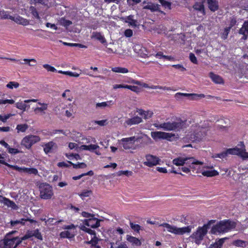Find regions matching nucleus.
I'll use <instances>...</instances> for the list:
<instances>
[{
  "label": "nucleus",
  "mask_w": 248,
  "mask_h": 248,
  "mask_svg": "<svg viewBox=\"0 0 248 248\" xmlns=\"http://www.w3.org/2000/svg\"><path fill=\"white\" fill-rule=\"evenodd\" d=\"M154 125L158 129H162L165 131L178 132L186 127V121L179 118L177 121L158 123L155 124Z\"/></svg>",
  "instance_id": "nucleus-1"
},
{
  "label": "nucleus",
  "mask_w": 248,
  "mask_h": 248,
  "mask_svg": "<svg viewBox=\"0 0 248 248\" xmlns=\"http://www.w3.org/2000/svg\"><path fill=\"white\" fill-rule=\"evenodd\" d=\"M172 163L177 166H183L184 164H186V166L190 167L193 172L196 171V173L198 172V170L200 169L199 166L202 165L203 164L202 162L199 161L193 157L188 158L179 157L174 158L172 160Z\"/></svg>",
  "instance_id": "nucleus-2"
},
{
  "label": "nucleus",
  "mask_w": 248,
  "mask_h": 248,
  "mask_svg": "<svg viewBox=\"0 0 248 248\" xmlns=\"http://www.w3.org/2000/svg\"><path fill=\"white\" fill-rule=\"evenodd\" d=\"M236 223L229 219L220 221L216 225L213 226L211 230L212 234L224 233L234 229Z\"/></svg>",
  "instance_id": "nucleus-3"
},
{
  "label": "nucleus",
  "mask_w": 248,
  "mask_h": 248,
  "mask_svg": "<svg viewBox=\"0 0 248 248\" xmlns=\"http://www.w3.org/2000/svg\"><path fill=\"white\" fill-rule=\"evenodd\" d=\"M207 129L201 126L199 124H192L187 135L188 138L192 141H200L206 135Z\"/></svg>",
  "instance_id": "nucleus-4"
},
{
  "label": "nucleus",
  "mask_w": 248,
  "mask_h": 248,
  "mask_svg": "<svg viewBox=\"0 0 248 248\" xmlns=\"http://www.w3.org/2000/svg\"><path fill=\"white\" fill-rule=\"evenodd\" d=\"M215 220H211L207 224H204L203 226L199 227L196 231L194 232L190 237L195 240L196 243L200 242L207 234L211 225L215 223Z\"/></svg>",
  "instance_id": "nucleus-5"
},
{
  "label": "nucleus",
  "mask_w": 248,
  "mask_h": 248,
  "mask_svg": "<svg viewBox=\"0 0 248 248\" xmlns=\"http://www.w3.org/2000/svg\"><path fill=\"white\" fill-rule=\"evenodd\" d=\"M21 243V240L18 237L9 238L8 235L0 240V248H16Z\"/></svg>",
  "instance_id": "nucleus-6"
},
{
  "label": "nucleus",
  "mask_w": 248,
  "mask_h": 248,
  "mask_svg": "<svg viewBox=\"0 0 248 248\" xmlns=\"http://www.w3.org/2000/svg\"><path fill=\"white\" fill-rule=\"evenodd\" d=\"M39 189L40 197L43 199H50L53 195L52 187L47 183L41 184Z\"/></svg>",
  "instance_id": "nucleus-7"
},
{
  "label": "nucleus",
  "mask_w": 248,
  "mask_h": 248,
  "mask_svg": "<svg viewBox=\"0 0 248 248\" xmlns=\"http://www.w3.org/2000/svg\"><path fill=\"white\" fill-rule=\"evenodd\" d=\"M40 140V138L36 135H29L25 136L22 140L21 145L28 149H30L35 143Z\"/></svg>",
  "instance_id": "nucleus-8"
},
{
  "label": "nucleus",
  "mask_w": 248,
  "mask_h": 248,
  "mask_svg": "<svg viewBox=\"0 0 248 248\" xmlns=\"http://www.w3.org/2000/svg\"><path fill=\"white\" fill-rule=\"evenodd\" d=\"M138 140L135 136L123 138L121 140V144L125 150H136L137 146L135 142Z\"/></svg>",
  "instance_id": "nucleus-9"
},
{
  "label": "nucleus",
  "mask_w": 248,
  "mask_h": 248,
  "mask_svg": "<svg viewBox=\"0 0 248 248\" xmlns=\"http://www.w3.org/2000/svg\"><path fill=\"white\" fill-rule=\"evenodd\" d=\"M175 136L173 133H166L161 131H155L151 132V137L155 140L158 139L167 140L169 141L172 140V138Z\"/></svg>",
  "instance_id": "nucleus-10"
},
{
  "label": "nucleus",
  "mask_w": 248,
  "mask_h": 248,
  "mask_svg": "<svg viewBox=\"0 0 248 248\" xmlns=\"http://www.w3.org/2000/svg\"><path fill=\"white\" fill-rule=\"evenodd\" d=\"M83 222L85 225L92 228H97L100 225V220L95 217L94 215L89 219H84Z\"/></svg>",
  "instance_id": "nucleus-11"
},
{
  "label": "nucleus",
  "mask_w": 248,
  "mask_h": 248,
  "mask_svg": "<svg viewBox=\"0 0 248 248\" xmlns=\"http://www.w3.org/2000/svg\"><path fill=\"white\" fill-rule=\"evenodd\" d=\"M146 161L144 162V164L149 167H152L159 164L160 159L156 157L151 155H146Z\"/></svg>",
  "instance_id": "nucleus-12"
},
{
  "label": "nucleus",
  "mask_w": 248,
  "mask_h": 248,
  "mask_svg": "<svg viewBox=\"0 0 248 248\" xmlns=\"http://www.w3.org/2000/svg\"><path fill=\"white\" fill-rule=\"evenodd\" d=\"M13 170H17L19 172H24L28 173V174H33L36 175L38 174V170L34 168H26V167H19L16 165H13L12 167Z\"/></svg>",
  "instance_id": "nucleus-13"
},
{
  "label": "nucleus",
  "mask_w": 248,
  "mask_h": 248,
  "mask_svg": "<svg viewBox=\"0 0 248 248\" xmlns=\"http://www.w3.org/2000/svg\"><path fill=\"white\" fill-rule=\"evenodd\" d=\"M58 148L56 143L52 141L45 143L43 146L44 151L46 154L52 153L54 152V150Z\"/></svg>",
  "instance_id": "nucleus-14"
},
{
  "label": "nucleus",
  "mask_w": 248,
  "mask_h": 248,
  "mask_svg": "<svg viewBox=\"0 0 248 248\" xmlns=\"http://www.w3.org/2000/svg\"><path fill=\"white\" fill-rule=\"evenodd\" d=\"M182 96L188 97L191 100H194L197 97H204V95L203 94H198L196 93H177L175 94V97L177 99H180Z\"/></svg>",
  "instance_id": "nucleus-15"
},
{
  "label": "nucleus",
  "mask_w": 248,
  "mask_h": 248,
  "mask_svg": "<svg viewBox=\"0 0 248 248\" xmlns=\"http://www.w3.org/2000/svg\"><path fill=\"white\" fill-rule=\"evenodd\" d=\"M142 121L141 118L139 116H134L131 118H128L124 122L125 126H131L138 124Z\"/></svg>",
  "instance_id": "nucleus-16"
},
{
  "label": "nucleus",
  "mask_w": 248,
  "mask_h": 248,
  "mask_svg": "<svg viewBox=\"0 0 248 248\" xmlns=\"http://www.w3.org/2000/svg\"><path fill=\"white\" fill-rule=\"evenodd\" d=\"M92 39H95L104 45H107L106 39H105L104 35H103L101 32L93 31L91 36Z\"/></svg>",
  "instance_id": "nucleus-17"
},
{
  "label": "nucleus",
  "mask_w": 248,
  "mask_h": 248,
  "mask_svg": "<svg viewBox=\"0 0 248 248\" xmlns=\"http://www.w3.org/2000/svg\"><path fill=\"white\" fill-rule=\"evenodd\" d=\"M11 20L15 21L17 24L23 26H26L29 24V21L28 19L24 18L19 16H13V18H12Z\"/></svg>",
  "instance_id": "nucleus-18"
},
{
  "label": "nucleus",
  "mask_w": 248,
  "mask_h": 248,
  "mask_svg": "<svg viewBox=\"0 0 248 248\" xmlns=\"http://www.w3.org/2000/svg\"><path fill=\"white\" fill-rule=\"evenodd\" d=\"M209 77L216 84H223L224 81L223 78L219 75L214 74L211 72L209 74Z\"/></svg>",
  "instance_id": "nucleus-19"
},
{
  "label": "nucleus",
  "mask_w": 248,
  "mask_h": 248,
  "mask_svg": "<svg viewBox=\"0 0 248 248\" xmlns=\"http://www.w3.org/2000/svg\"><path fill=\"white\" fill-rule=\"evenodd\" d=\"M193 8L194 10L198 11L202 16L205 15V11L204 9V5L201 2H196L193 6Z\"/></svg>",
  "instance_id": "nucleus-20"
},
{
  "label": "nucleus",
  "mask_w": 248,
  "mask_h": 248,
  "mask_svg": "<svg viewBox=\"0 0 248 248\" xmlns=\"http://www.w3.org/2000/svg\"><path fill=\"white\" fill-rule=\"evenodd\" d=\"M137 112L144 119H147L151 118L153 115V112L150 110L145 111L142 109H137Z\"/></svg>",
  "instance_id": "nucleus-21"
},
{
  "label": "nucleus",
  "mask_w": 248,
  "mask_h": 248,
  "mask_svg": "<svg viewBox=\"0 0 248 248\" xmlns=\"http://www.w3.org/2000/svg\"><path fill=\"white\" fill-rule=\"evenodd\" d=\"M209 9L212 12H215L218 9V1L216 0H207Z\"/></svg>",
  "instance_id": "nucleus-22"
},
{
  "label": "nucleus",
  "mask_w": 248,
  "mask_h": 248,
  "mask_svg": "<svg viewBox=\"0 0 248 248\" xmlns=\"http://www.w3.org/2000/svg\"><path fill=\"white\" fill-rule=\"evenodd\" d=\"M160 226H163L164 228H166L167 230L169 232H170L171 233H174L175 234H178V228L177 227L174 226H172L167 223H164L161 224Z\"/></svg>",
  "instance_id": "nucleus-23"
},
{
  "label": "nucleus",
  "mask_w": 248,
  "mask_h": 248,
  "mask_svg": "<svg viewBox=\"0 0 248 248\" xmlns=\"http://www.w3.org/2000/svg\"><path fill=\"white\" fill-rule=\"evenodd\" d=\"M75 232H70L68 231H64L60 232V236L61 238H73L75 236Z\"/></svg>",
  "instance_id": "nucleus-24"
},
{
  "label": "nucleus",
  "mask_w": 248,
  "mask_h": 248,
  "mask_svg": "<svg viewBox=\"0 0 248 248\" xmlns=\"http://www.w3.org/2000/svg\"><path fill=\"white\" fill-rule=\"evenodd\" d=\"M127 240L136 246H140L141 245L140 241L133 236L127 235Z\"/></svg>",
  "instance_id": "nucleus-25"
},
{
  "label": "nucleus",
  "mask_w": 248,
  "mask_h": 248,
  "mask_svg": "<svg viewBox=\"0 0 248 248\" xmlns=\"http://www.w3.org/2000/svg\"><path fill=\"white\" fill-rule=\"evenodd\" d=\"M242 145V148L240 149L239 155L243 160H248V153L246 152L245 146L243 142H240Z\"/></svg>",
  "instance_id": "nucleus-26"
},
{
  "label": "nucleus",
  "mask_w": 248,
  "mask_h": 248,
  "mask_svg": "<svg viewBox=\"0 0 248 248\" xmlns=\"http://www.w3.org/2000/svg\"><path fill=\"white\" fill-rule=\"evenodd\" d=\"M218 172L215 170H204L202 171V174L204 176L213 177L218 175Z\"/></svg>",
  "instance_id": "nucleus-27"
},
{
  "label": "nucleus",
  "mask_w": 248,
  "mask_h": 248,
  "mask_svg": "<svg viewBox=\"0 0 248 248\" xmlns=\"http://www.w3.org/2000/svg\"><path fill=\"white\" fill-rule=\"evenodd\" d=\"M29 125L27 124H19L16 125V129L18 133L25 132L28 129Z\"/></svg>",
  "instance_id": "nucleus-28"
},
{
  "label": "nucleus",
  "mask_w": 248,
  "mask_h": 248,
  "mask_svg": "<svg viewBox=\"0 0 248 248\" xmlns=\"http://www.w3.org/2000/svg\"><path fill=\"white\" fill-rule=\"evenodd\" d=\"M38 104L39 105H41V107H37L34 109V112L37 113L38 112H43V113L45 114V110H46L47 108L48 105L46 103H41V102H38Z\"/></svg>",
  "instance_id": "nucleus-29"
},
{
  "label": "nucleus",
  "mask_w": 248,
  "mask_h": 248,
  "mask_svg": "<svg viewBox=\"0 0 248 248\" xmlns=\"http://www.w3.org/2000/svg\"><path fill=\"white\" fill-rule=\"evenodd\" d=\"M248 244V242L244 240H242L240 239H237L234 240L232 242V245L237 247H242L244 248L246 247V244Z\"/></svg>",
  "instance_id": "nucleus-30"
},
{
  "label": "nucleus",
  "mask_w": 248,
  "mask_h": 248,
  "mask_svg": "<svg viewBox=\"0 0 248 248\" xmlns=\"http://www.w3.org/2000/svg\"><path fill=\"white\" fill-rule=\"evenodd\" d=\"M111 70L113 72L120 73L123 74L127 73L129 72L127 68L121 67H113L112 68Z\"/></svg>",
  "instance_id": "nucleus-31"
},
{
  "label": "nucleus",
  "mask_w": 248,
  "mask_h": 248,
  "mask_svg": "<svg viewBox=\"0 0 248 248\" xmlns=\"http://www.w3.org/2000/svg\"><path fill=\"white\" fill-rule=\"evenodd\" d=\"M191 230V227L190 226L182 228H178V234H184L186 233H189Z\"/></svg>",
  "instance_id": "nucleus-32"
},
{
  "label": "nucleus",
  "mask_w": 248,
  "mask_h": 248,
  "mask_svg": "<svg viewBox=\"0 0 248 248\" xmlns=\"http://www.w3.org/2000/svg\"><path fill=\"white\" fill-rule=\"evenodd\" d=\"M82 148L85 150H88L90 151H93L94 150H96L99 148V146L96 144H91L90 145H82Z\"/></svg>",
  "instance_id": "nucleus-33"
},
{
  "label": "nucleus",
  "mask_w": 248,
  "mask_h": 248,
  "mask_svg": "<svg viewBox=\"0 0 248 248\" xmlns=\"http://www.w3.org/2000/svg\"><path fill=\"white\" fill-rule=\"evenodd\" d=\"M244 32H246L248 35V20H246L244 22L242 27L238 31L239 34H244Z\"/></svg>",
  "instance_id": "nucleus-34"
},
{
  "label": "nucleus",
  "mask_w": 248,
  "mask_h": 248,
  "mask_svg": "<svg viewBox=\"0 0 248 248\" xmlns=\"http://www.w3.org/2000/svg\"><path fill=\"white\" fill-rule=\"evenodd\" d=\"M133 15H130L126 17V22L132 26H137V20L134 19Z\"/></svg>",
  "instance_id": "nucleus-35"
},
{
  "label": "nucleus",
  "mask_w": 248,
  "mask_h": 248,
  "mask_svg": "<svg viewBox=\"0 0 248 248\" xmlns=\"http://www.w3.org/2000/svg\"><path fill=\"white\" fill-rule=\"evenodd\" d=\"M33 230H28L27 231V232H26V234L23 236L21 238H19V240H21V243L22 242V241L23 240H27L28 239H29L32 237L33 236Z\"/></svg>",
  "instance_id": "nucleus-36"
},
{
  "label": "nucleus",
  "mask_w": 248,
  "mask_h": 248,
  "mask_svg": "<svg viewBox=\"0 0 248 248\" xmlns=\"http://www.w3.org/2000/svg\"><path fill=\"white\" fill-rule=\"evenodd\" d=\"M231 30L229 28L226 27L224 28L222 32H220V37L223 40H226L228 38V34Z\"/></svg>",
  "instance_id": "nucleus-37"
},
{
  "label": "nucleus",
  "mask_w": 248,
  "mask_h": 248,
  "mask_svg": "<svg viewBox=\"0 0 248 248\" xmlns=\"http://www.w3.org/2000/svg\"><path fill=\"white\" fill-rule=\"evenodd\" d=\"M80 229L91 235H93V236L96 235V232L94 230H93L90 228H87L84 225H81L80 227Z\"/></svg>",
  "instance_id": "nucleus-38"
},
{
  "label": "nucleus",
  "mask_w": 248,
  "mask_h": 248,
  "mask_svg": "<svg viewBox=\"0 0 248 248\" xmlns=\"http://www.w3.org/2000/svg\"><path fill=\"white\" fill-rule=\"evenodd\" d=\"M224 242V239H219L216 241L213 245L210 247V248H221Z\"/></svg>",
  "instance_id": "nucleus-39"
},
{
  "label": "nucleus",
  "mask_w": 248,
  "mask_h": 248,
  "mask_svg": "<svg viewBox=\"0 0 248 248\" xmlns=\"http://www.w3.org/2000/svg\"><path fill=\"white\" fill-rule=\"evenodd\" d=\"M67 162L70 164L71 165H72L73 168L75 169L78 168H85L87 167V165L83 162L82 163H78V164L73 163L72 162L70 161H68Z\"/></svg>",
  "instance_id": "nucleus-40"
},
{
  "label": "nucleus",
  "mask_w": 248,
  "mask_h": 248,
  "mask_svg": "<svg viewBox=\"0 0 248 248\" xmlns=\"http://www.w3.org/2000/svg\"><path fill=\"white\" fill-rule=\"evenodd\" d=\"M8 12L4 10H0V17L4 19H11L13 18V16L8 15Z\"/></svg>",
  "instance_id": "nucleus-41"
},
{
  "label": "nucleus",
  "mask_w": 248,
  "mask_h": 248,
  "mask_svg": "<svg viewBox=\"0 0 248 248\" xmlns=\"http://www.w3.org/2000/svg\"><path fill=\"white\" fill-rule=\"evenodd\" d=\"M240 149L237 148H230L227 149V153L228 155H239Z\"/></svg>",
  "instance_id": "nucleus-42"
},
{
  "label": "nucleus",
  "mask_w": 248,
  "mask_h": 248,
  "mask_svg": "<svg viewBox=\"0 0 248 248\" xmlns=\"http://www.w3.org/2000/svg\"><path fill=\"white\" fill-rule=\"evenodd\" d=\"M98 242V239L96 235L93 236L91 240L86 241L85 243L88 245H91L92 246H96Z\"/></svg>",
  "instance_id": "nucleus-43"
},
{
  "label": "nucleus",
  "mask_w": 248,
  "mask_h": 248,
  "mask_svg": "<svg viewBox=\"0 0 248 248\" xmlns=\"http://www.w3.org/2000/svg\"><path fill=\"white\" fill-rule=\"evenodd\" d=\"M30 11L31 12L32 15L36 19H40V17L39 16L38 12H37L36 8L33 6H31L30 7Z\"/></svg>",
  "instance_id": "nucleus-44"
},
{
  "label": "nucleus",
  "mask_w": 248,
  "mask_h": 248,
  "mask_svg": "<svg viewBox=\"0 0 248 248\" xmlns=\"http://www.w3.org/2000/svg\"><path fill=\"white\" fill-rule=\"evenodd\" d=\"M112 104V101H109L107 102H103L101 103H97L96 105V108L102 107L105 108L106 107H109Z\"/></svg>",
  "instance_id": "nucleus-45"
},
{
  "label": "nucleus",
  "mask_w": 248,
  "mask_h": 248,
  "mask_svg": "<svg viewBox=\"0 0 248 248\" xmlns=\"http://www.w3.org/2000/svg\"><path fill=\"white\" fill-rule=\"evenodd\" d=\"M26 103H23V102H17L16 104V107L22 110L23 111H25L26 109V108L27 107V105L25 104Z\"/></svg>",
  "instance_id": "nucleus-46"
},
{
  "label": "nucleus",
  "mask_w": 248,
  "mask_h": 248,
  "mask_svg": "<svg viewBox=\"0 0 248 248\" xmlns=\"http://www.w3.org/2000/svg\"><path fill=\"white\" fill-rule=\"evenodd\" d=\"M6 87L7 88L13 89L14 88H17L19 86V84L15 81H10L7 85Z\"/></svg>",
  "instance_id": "nucleus-47"
},
{
  "label": "nucleus",
  "mask_w": 248,
  "mask_h": 248,
  "mask_svg": "<svg viewBox=\"0 0 248 248\" xmlns=\"http://www.w3.org/2000/svg\"><path fill=\"white\" fill-rule=\"evenodd\" d=\"M4 205L14 208L16 206V203L6 198L5 201L3 203Z\"/></svg>",
  "instance_id": "nucleus-48"
},
{
  "label": "nucleus",
  "mask_w": 248,
  "mask_h": 248,
  "mask_svg": "<svg viewBox=\"0 0 248 248\" xmlns=\"http://www.w3.org/2000/svg\"><path fill=\"white\" fill-rule=\"evenodd\" d=\"M159 1L165 8H168L170 10L171 9V3L170 2L166 1V0H159Z\"/></svg>",
  "instance_id": "nucleus-49"
},
{
  "label": "nucleus",
  "mask_w": 248,
  "mask_h": 248,
  "mask_svg": "<svg viewBox=\"0 0 248 248\" xmlns=\"http://www.w3.org/2000/svg\"><path fill=\"white\" fill-rule=\"evenodd\" d=\"M25 221H26V220L25 218H21L20 220L11 221V224L13 226H14L17 224H21L22 225H25Z\"/></svg>",
  "instance_id": "nucleus-50"
},
{
  "label": "nucleus",
  "mask_w": 248,
  "mask_h": 248,
  "mask_svg": "<svg viewBox=\"0 0 248 248\" xmlns=\"http://www.w3.org/2000/svg\"><path fill=\"white\" fill-rule=\"evenodd\" d=\"M33 235L34 237H35L36 238H37L40 240H43V236L38 229H36L35 230H33Z\"/></svg>",
  "instance_id": "nucleus-51"
},
{
  "label": "nucleus",
  "mask_w": 248,
  "mask_h": 248,
  "mask_svg": "<svg viewBox=\"0 0 248 248\" xmlns=\"http://www.w3.org/2000/svg\"><path fill=\"white\" fill-rule=\"evenodd\" d=\"M43 66L45 68L48 72H57V69L53 66L50 65L48 64H44Z\"/></svg>",
  "instance_id": "nucleus-52"
},
{
  "label": "nucleus",
  "mask_w": 248,
  "mask_h": 248,
  "mask_svg": "<svg viewBox=\"0 0 248 248\" xmlns=\"http://www.w3.org/2000/svg\"><path fill=\"white\" fill-rule=\"evenodd\" d=\"M116 245L117 243H116V245H115L114 243H111L110 248H128L126 244L124 243H121L117 246H116Z\"/></svg>",
  "instance_id": "nucleus-53"
},
{
  "label": "nucleus",
  "mask_w": 248,
  "mask_h": 248,
  "mask_svg": "<svg viewBox=\"0 0 248 248\" xmlns=\"http://www.w3.org/2000/svg\"><path fill=\"white\" fill-rule=\"evenodd\" d=\"M237 21L236 17L234 16H232L230 17V23L228 27L227 28H229L231 30L233 27H234L236 24Z\"/></svg>",
  "instance_id": "nucleus-54"
},
{
  "label": "nucleus",
  "mask_w": 248,
  "mask_h": 248,
  "mask_svg": "<svg viewBox=\"0 0 248 248\" xmlns=\"http://www.w3.org/2000/svg\"><path fill=\"white\" fill-rule=\"evenodd\" d=\"M24 61H25L29 66H35L37 62L36 60L34 59H24Z\"/></svg>",
  "instance_id": "nucleus-55"
},
{
  "label": "nucleus",
  "mask_w": 248,
  "mask_h": 248,
  "mask_svg": "<svg viewBox=\"0 0 248 248\" xmlns=\"http://www.w3.org/2000/svg\"><path fill=\"white\" fill-rule=\"evenodd\" d=\"M8 152L9 154L12 155H16L19 153H22V151H19L18 149L16 148H12L9 146V147L7 149Z\"/></svg>",
  "instance_id": "nucleus-56"
},
{
  "label": "nucleus",
  "mask_w": 248,
  "mask_h": 248,
  "mask_svg": "<svg viewBox=\"0 0 248 248\" xmlns=\"http://www.w3.org/2000/svg\"><path fill=\"white\" fill-rule=\"evenodd\" d=\"M130 227L132 230L134 231L139 232L140 230L141 229V226L137 224H134L133 222H130Z\"/></svg>",
  "instance_id": "nucleus-57"
},
{
  "label": "nucleus",
  "mask_w": 248,
  "mask_h": 248,
  "mask_svg": "<svg viewBox=\"0 0 248 248\" xmlns=\"http://www.w3.org/2000/svg\"><path fill=\"white\" fill-rule=\"evenodd\" d=\"M64 44L65 45L70 46H78L80 48H87V46H86L83 45L81 44L64 43Z\"/></svg>",
  "instance_id": "nucleus-58"
},
{
  "label": "nucleus",
  "mask_w": 248,
  "mask_h": 248,
  "mask_svg": "<svg viewBox=\"0 0 248 248\" xmlns=\"http://www.w3.org/2000/svg\"><path fill=\"white\" fill-rule=\"evenodd\" d=\"M139 53L143 58H145L148 55V52L144 47H141V48L140 49V52Z\"/></svg>",
  "instance_id": "nucleus-59"
},
{
  "label": "nucleus",
  "mask_w": 248,
  "mask_h": 248,
  "mask_svg": "<svg viewBox=\"0 0 248 248\" xmlns=\"http://www.w3.org/2000/svg\"><path fill=\"white\" fill-rule=\"evenodd\" d=\"M133 174V172L130 170H120L118 172V175H125L127 176H131Z\"/></svg>",
  "instance_id": "nucleus-60"
},
{
  "label": "nucleus",
  "mask_w": 248,
  "mask_h": 248,
  "mask_svg": "<svg viewBox=\"0 0 248 248\" xmlns=\"http://www.w3.org/2000/svg\"><path fill=\"white\" fill-rule=\"evenodd\" d=\"M92 192L91 190H84L83 192H82L80 194H79V196L83 198L84 197H89L91 194H92Z\"/></svg>",
  "instance_id": "nucleus-61"
},
{
  "label": "nucleus",
  "mask_w": 248,
  "mask_h": 248,
  "mask_svg": "<svg viewBox=\"0 0 248 248\" xmlns=\"http://www.w3.org/2000/svg\"><path fill=\"white\" fill-rule=\"evenodd\" d=\"M172 67L176 69H178L180 71H182V72H184V71H186V68H185L183 65L182 64H173L171 66Z\"/></svg>",
  "instance_id": "nucleus-62"
},
{
  "label": "nucleus",
  "mask_w": 248,
  "mask_h": 248,
  "mask_svg": "<svg viewBox=\"0 0 248 248\" xmlns=\"http://www.w3.org/2000/svg\"><path fill=\"white\" fill-rule=\"evenodd\" d=\"M0 163L6 166L11 169H12V167L13 166V165L9 164L5 161L4 157L3 156H2L0 154Z\"/></svg>",
  "instance_id": "nucleus-63"
},
{
  "label": "nucleus",
  "mask_w": 248,
  "mask_h": 248,
  "mask_svg": "<svg viewBox=\"0 0 248 248\" xmlns=\"http://www.w3.org/2000/svg\"><path fill=\"white\" fill-rule=\"evenodd\" d=\"M146 8L150 9L152 11H158V5L157 4L155 5L152 4V5L147 6Z\"/></svg>",
  "instance_id": "nucleus-64"
}]
</instances>
